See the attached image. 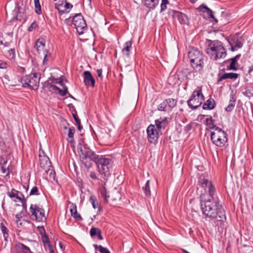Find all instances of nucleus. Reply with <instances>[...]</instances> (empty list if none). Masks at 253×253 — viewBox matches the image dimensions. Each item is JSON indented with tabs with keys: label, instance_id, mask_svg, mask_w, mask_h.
<instances>
[{
	"label": "nucleus",
	"instance_id": "3",
	"mask_svg": "<svg viewBox=\"0 0 253 253\" xmlns=\"http://www.w3.org/2000/svg\"><path fill=\"white\" fill-rule=\"evenodd\" d=\"M71 144L74 149L76 148L80 160L84 167L87 169L91 168L92 166L91 161L96 154L87 146L86 143H77V146H76V143Z\"/></svg>",
	"mask_w": 253,
	"mask_h": 253
},
{
	"label": "nucleus",
	"instance_id": "61",
	"mask_svg": "<svg viewBox=\"0 0 253 253\" xmlns=\"http://www.w3.org/2000/svg\"><path fill=\"white\" fill-rule=\"evenodd\" d=\"M21 213H19V214H17L16 215V219H22V216L21 215Z\"/></svg>",
	"mask_w": 253,
	"mask_h": 253
},
{
	"label": "nucleus",
	"instance_id": "42",
	"mask_svg": "<svg viewBox=\"0 0 253 253\" xmlns=\"http://www.w3.org/2000/svg\"><path fill=\"white\" fill-rule=\"evenodd\" d=\"M206 122L208 125L211 126V128H216V126L214 125V120L212 119L211 117L209 118H207L206 119Z\"/></svg>",
	"mask_w": 253,
	"mask_h": 253
},
{
	"label": "nucleus",
	"instance_id": "34",
	"mask_svg": "<svg viewBox=\"0 0 253 253\" xmlns=\"http://www.w3.org/2000/svg\"><path fill=\"white\" fill-rule=\"evenodd\" d=\"M166 102L170 107H174L176 106L177 101L173 98H169L166 100Z\"/></svg>",
	"mask_w": 253,
	"mask_h": 253
},
{
	"label": "nucleus",
	"instance_id": "59",
	"mask_svg": "<svg viewBox=\"0 0 253 253\" xmlns=\"http://www.w3.org/2000/svg\"><path fill=\"white\" fill-rule=\"evenodd\" d=\"M96 235H97V237L99 240H101L103 239V237L101 235V232L100 230L99 231H98V232Z\"/></svg>",
	"mask_w": 253,
	"mask_h": 253
},
{
	"label": "nucleus",
	"instance_id": "46",
	"mask_svg": "<svg viewBox=\"0 0 253 253\" xmlns=\"http://www.w3.org/2000/svg\"><path fill=\"white\" fill-rule=\"evenodd\" d=\"M89 176L92 179H93V180L98 179V177L97 173L94 171H90Z\"/></svg>",
	"mask_w": 253,
	"mask_h": 253
},
{
	"label": "nucleus",
	"instance_id": "50",
	"mask_svg": "<svg viewBox=\"0 0 253 253\" xmlns=\"http://www.w3.org/2000/svg\"><path fill=\"white\" fill-rule=\"evenodd\" d=\"M9 54V58L12 59L15 58V49H11L8 51Z\"/></svg>",
	"mask_w": 253,
	"mask_h": 253
},
{
	"label": "nucleus",
	"instance_id": "31",
	"mask_svg": "<svg viewBox=\"0 0 253 253\" xmlns=\"http://www.w3.org/2000/svg\"><path fill=\"white\" fill-rule=\"evenodd\" d=\"M53 89L56 90H58V93L62 96H65L68 92V89L67 87L66 86L64 87V89L61 90L58 87L55 86V85H52Z\"/></svg>",
	"mask_w": 253,
	"mask_h": 253
},
{
	"label": "nucleus",
	"instance_id": "52",
	"mask_svg": "<svg viewBox=\"0 0 253 253\" xmlns=\"http://www.w3.org/2000/svg\"><path fill=\"white\" fill-rule=\"evenodd\" d=\"M64 2H65V4H64V7L65 9H71L72 8V7H73L72 4L67 2V1L66 0H65Z\"/></svg>",
	"mask_w": 253,
	"mask_h": 253
},
{
	"label": "nucleus",
	"instance_id": "7",
	"mask_svg": "<svg viewBox=\"0 0 253 253\" xmlns=\"http://www.w3.org/2000/svg\"><path fill=\"white\" fill-rule=\"evenodd\" d=\"M204 97L202 93L201 87H198L194 91L190 99L187 101L189 107L192 109H196L201 106L204 101Z\"/></svg>",
	"mask_w": 253,
	"mask_h": 253
},
{
	"label": "nucleus",
	"instance_id": "30",
	"mask_svg": "<svg viewBox=\"0 0 253 253\" xmlns=\"http://www.w3.org/2000/svg\"><path fill=\"white\" fill-rule=\"evenodd\" d=\"M93 247L96 250H98L100 253H111L107 248L103 247L101 245L94 244Z\"/></svg>",
	"mask_w": 253,
	"mask_h": 253
},
{
	"label": "nucleus",
	"instance_id": "19",
	"mask_svg": "<svg viewBox=\"0 0 253 253\" xmlns=\"http://www.w3.org/2000/svg\"><path fill=\"white\" fill-rule=\"evenodd\" d=\"M239 76V75L237 73H224L218 79V82L221 81L223 80H225L227 79H237Z\"/></svg>",
	"mask_w": 253,
	"mask_h": 253
},
{
	"label": "nucleus",
	"instance_id": "32",
	"mask_svg": "<svg viewBox=\"0 0 253 253\" xmlns=\"http://www.w3.org/2000/svg\"><path fill=\"white\" fill-rule=\"evenodd\" d=\"M35 7V12L37 14H41L42 13L41 5L39 0H34Z\"/></svg>",
	"mask_w": 253,
	"mask_h": 253
},
{
	"label": "nucleus",
	"instance_id": "26",
	"mask_svg": "<svg viewBox=\"0 0 253 253\" xmlns=\"http://www.w3.org/2000/svg\"><path fill=\"white\" fill-rule=\"evenodd\" d=\"M160 0H144L145 5L149 8L154 9L158 5Z\"/></svg>",
	"mask_w": 253,
	"mask_h": 253
},
{
	"label": "nucleus",
	"instance_id": "6",
	"mask_svg": "<svg viewBox=\"0 0 253 253\" xmlns=\"http://www.w3.org/2000/svg\"><path fill=\"white\" fill-rule=\"evenodd\" d=\"M40 77L37 73L26 75L20 79V82L23 87H28L34 90L38 89Z\"/></svg>",
	"mask_w": 253,
	"mask_h": 253
},
{
	"label": "nucleus",
	"instance_id": "47",
	"mask_svg": "<svg viewBox=\"0 0 253 253\" xmlns=\"http://www.w3.org/2000/svg\"><path fill=\"white\" fill-rule=\"evenodd\" d=\"M100 230L95 227H92L90 230V235L91 237H93L97 234L98 231Z\"/></svg>",
	"mask_w": 253,
	"mask_h": 253
},
{
	"label": "nucleus",
	"instance_id": "60",
	"mask_svg": "<svg viewBox=\"0 0 253 253\" xmlns=\"http://www.w3.org/2000/svg\"><path fill=\"white\" fill-rule=\"evenodd\" d=\"M102 69H97V75L100 78L102 77Z\"/></svg>",
	"mask_w": 253,
	"mask_h": 253
},
{
	"label": "nucleus",
	"instance_id": "15",
	"mask_svg": "<svg viewBox=\"0 0 253 253\" xmlns=\"http://www.w3.org/2000/svg\"><path fill=\"white\" fill-rule=\"evenodd\" d=\"M15 248V253H32L29 247L22 243H17Z\"/></svg>",
	"mask_w": 253,
	"mask_h": 253
},
{
	"label": "nucleus",
	"instance_id": "9",
	"mask_svg": "<svg viewBox=\"0 0 253 253\" xmlns=\"http://www.w3.org/2000/svg\"><path fill=\"white\" fill-rule=\"evenodd\" d=\"M72 22L79 34H83L86 31V24L81 14H78L74 16Z\"/></svg>",
	"mask_w": 253,
	"mask_h": 253
},
{
	"label": "nucleus",
	"instance_id": "22",
	"mask_svg": "<svg viewBox=\"0 0 253 253\" xmlns=\"http://www.w3.org/2000/svg\"><path fill=\"white\" fill-rule=\"evenodd\" d=\"M132 42L131 41L126 42L124 45V48L122 49V53L127 57L129 56L130 49L131 47Z\"/></svg>",
	"mask_w": 253,
	"mask_h": 253
},
{
	"label": "nucleus",
	"instance_id": "2",
	"mask_svg": "<svg viewBox=\"0 0 253 253\" xmlns=\"http://www.w3.org/2000/svg\"><path fill=\"white\" fill-rule=\"evenodd\" d=\"M91 161L97 166V170L101 177L106 180L112 170L113 161L108 157L96 154Z\"/></svg>",
	"mask_w": 253,
	"mask_h": 253
},
{
	"label": "nucleus",
	"instance_id": "24",
	"mask_svg": "<svg viewBox=\"0 0 253 253\" xmlns=\"http://www.w3.org/2000/svg\"><path fill=\"white\" fill-rule=\"evenodd\" d=\"M0 229H1V232H2V234H3V236L5 242H7V239H8V236H9V234H8L9 230L6 228V227L5 226L4 223L3 222H2L0 223Z\"/></svg>",
	"mask_w": 253,
	"mask_h": 253
},
{
	"label": "nucleus",
	"instance_id": "5",
	"mask_svg": "<svg viewBox=\"0 0 253 253\" xmlns=\"http://www.w3.org/2000/svg\"><path fill=\"white\" fill-rule=\"evenodd\" d=\"M188 58L192 67L196 71L203 70L204 64V56L196 48H192L188 52Z\"/></svg>",
	"mask_w": 253,
	"mask_h": 253
},
{
	"label": "nucleus",
	"instance_id": "35",
	"mask_svg": "<svg viewBox=\"0 0 253 253\" xmlns=\"http://www.w3.org/2000/svg\"><path fill=\"white\" fill-rule=\"evenodd\" d=\"M7 162L5 161L1 166V169L2 173L7 175L9 174L8 168L6 167Z\"/></svg>",
	"mask_w": 253,
	"mask_h": 253
},
{
	"label": "nucleus",
	"instance_id": "51",
	"mask_svg": "<svg viewBox=\"0 0 253 253\" xmlns=\"http://www.w3.org/2000/svg\"><path fill=\"white\" fill-rule=\"evenodd\" d=\"M38 27V25L36 23V22H33L30 27L28 28V31L29 32L32 31L34 29H36Z\"/></svg>",
	"mask_w": 253,
	"mask_h": 253
},
{
	"label": "nucleus",
	"instance_id": "53",
	"mask_svg": "<svg viewBox=\"0 0 253 253\" xmlns=\"http://www.w3.org/2000/svg\"><path fill=\"white\" fill-rule=\"evenodd\" d=\"M38 229L42 236L45 234V229L43 226H38Z\"/></svg>",
	"mask_w": 253,
	"mask_h": 253
},
{
	"label": "nucleus",
	"instance_id": "27",
	"mask_svg": "<svg viewBox=\"0 0 253 253\" xmlns=\"http://www.w3.org/2000/svg\"><path fill=\"white\" fill-rule=\"evenodd\" d=\"M101 195L103 197L105 202L108 203L110 199V194H108L104 186H102L100 189Z\"/></svg>",
	"mask_w": 253,
	"mask_h": 253
},
{
	"label": "nucleus",
	"instance_id": "21",
	"mask_svg": "<svg viewBox=\"0 0 253 253\" xmlns=\"http://www.w3.org/2000/svg\"><path fill=\"white\" fill-rule=\"evenodd\" d=\"M215 107V101L213 99H209L203 104V108L204 110H211Z\"/></svg>",
	"mask_w": 253,
	"mask_h": 253
},
{
	"label": "nucleus",
	"instance_id": "14",
	"mask_svg": "<svg viewBox=\"0 0 253 253\" xmlns=\"http://www.w3.org/2000/svg\"><path fill=\"white\" fill-rule=\"evenodd\" d=\"M13 13L14 15L16 14V15L13 17V20L21 21L25 18V15L24 11H22V8L20 7L18 4L15 9L13 11Z\"/></svg>",
	"mask_w": 253,
	"mask_h": 253
},
{
	"label": "nucleus",
	"instance_id": "23",
	"mask_svg": "<svg viewBox=\"0 0 253 253\" xmlns=\"http://www.w3.org/2000/svg\"><path fill=\"white\" fill-rule=\"evenodd\" d=\"M110 199L112 201L121 199V193L116 188H115L110 193Z\"/></svg>",
	"mask_w": 253,
	"mask_h": 253
},
{
	"label": "nucleus",
	"instance_id": "54",
	"mask_svg": "<svg viewBox=\"0 0 253 253\" xmlns=\"http://www.w3.org/2000/svg\"><path fill=\"white\" fill-rule=\"evenodd\" d=\"M76 211H77V207H76V205H75L74 204H72V205L70 206V212H71V215Z\"/></svg>",
	"mask_w": 253,
	"mask_h": 253
},
{
	"label": "nucleus",
	"instance_id": "20",
	"mask_svg": "<svg viewBox=\"0 0 253 253\" xmlns=\"http://www.w3.org/2000/svg\"><path fill=\"white\" fill-rule=\"evenodd\" d=\"M199 9L204 12H206L209 15L210 18H211L215 20V22H217V20L214 18L213 14V11L207 6L204 5H201L199 7Z\"/></svg>",
	"mask_w": 253,
	"mask_h": 253
},
{
	"label": "nucleus",
	"instance_id": "41",
	"mask_svg": "<svg viewBox=\"0 0 253 253\" xmlns=\"http://www.w3.org/2000/svg\"><path fill=\"white\" fill-rule=\"evenodd\" d=\"M39 194V190L38 187L37 186H34L31 190L29 195H38Z\"/></svg>",
	"mask_w": 253,
	"mask_h": 253
},
{
	"label": "nucleus",
	"instance_id": "17",
	"mask_svg": "<svg viewBox=\"0 0 253 253\" xmlns=\"http://www.w3.org/2000/svg\"><path fill=\"white\" fill-rule=\"evenodd\" d=\"M35 47L36 48L39 54L43 53L44 50H47L44 49L45 41L43 39H38L35 43Z\"/></svg>",
	"mask_w": 253,
	"mask_h": 253
},
{
	"label": "nucleus",
	"instance_id": "8",
	"mask_svg": "<svg viewBox=\"0 0 253 253\" xmlns=\"http://www.w3.org/2000/svg\"><path fill=\"white\" fill-rule=\"evenodd\" d=\"M31 212V218L38 222H45L46 218L44 215V210L37 205L32 204L30 208Z\"/></svg>",
	"mask_w": 253,
	"mask_h": 253
},
{
	"label": "nucleus",
	"instance_id": "33",
	"mask_svg": "<svg viewBox=\"0 0 253 253\" xmlns=\"http://www.w3.org/2000/svg\"><path fill=\"white\" fill-rule=\"evenodd\" d=\"M64 4V1H62L61 3H59L58 2V3H55V7L56 9H57L60 15L63 14L65 13V11L64 10L61 9L60 7L62 6Z\"/></svg>",
	"mask_w": 253,
	"mask_h": 253
},
{
	"label": "nucleus",
	"instance_id": "48",
	"mask_svg": "<svg viewBox=\"0 0 253 253\" xmlns=\"http://www.w3.org/2000/svg\"><path fill=\"white\" fill-rule=\"evenodd\" d=\"M233 42L235 44V47L237 48H241L243 46V43L238 40H235V38L233 40Z\"/></svg>",
	"mask_w": 253,
	"mask_h": 253
},
{
	"label": "nucleus",
	"instance_id": "28",
	"mask_svg": "<svg viewBox=\"0 0 253 253\" xmlns=\"http://www.w3.org/2000/svg\"><path fill=\"white\" fill-rule=\"evenodd\" d=\"M178 17L180 23L185 24L188 23V18L185 14L180 13L178 15Z\"/></svg>",
	"mask_w": 253,
	"mask_h": 253
},
{
	"label": "nucleus",
	"instance_id": "4",
	"mask_svg": "<svg viewBox=\"0 0 253 253\" xmlns=\"http://www.w3.org/2000/svg\"><path fill=\"white\" fill-rule=\"evenodd\" d=\"M206 52L211 59L214 60L224 58L227 55L222 42L217 40L211 42L206 49Z\"/></svg>",
	"mask_w": 253,
	"mask_h": 253
},
{
	"label": "nucleus",
	"instance_id": "18",
	"mask_svg": "<svg viewBox=\"0 0 253 253\" xmlns=\"http://www.w3.org/2000/svg\"><path fill=\"white\" fill-rule=\"evenodd\" d=\"M155 125L158 130H160L162 128H165L168 125V121L166 118L155 121Z\"/></svg>",
	"mask_w": 253,
	"mask_h": 253
},
{
	"label": "nucleus",
	"instance_id": "25",
	"mask_svg": "<svg viewBox=\"0 0 253 253\" xmlns=\"http://www.w3.org/2000/svg\"><path fill=\"white\" fill-rule=\"evenodd\" d=\"M240 56L241 54H238L234 57L231 58V62L229 66L230 70H236L237 69L236 65L237 64V61L239 59Z\"/></svg>",
	"mask_w": 253,
	"mask_h": 253
},
{
	"label": "nucleus",
	"instance_id": "55",
	"mask_svg": "<svg viewBox=\"0 0 253 253\" xmlns=\"http://www.w3.org/2000/svg\"><path fill=\"white\" fill-rule=\"evenodd\" d=\"M45 247L47 248L50 253H54V249L50 243L46 245Z\"/></svg>",
	"mask_w": 253,
	"mask_h": 253
},
{
	"label": "nucleus",
	"instance_id": "37",
	"mask_svg": "<svg viewBox=\"0 0 253 253\" xmlns=\"http://www.w3.org/2000/svg\"><path fill=\"white\" fill-rule=\"evenodd\" d=\"M90 201L91 202L92 207L94 209H96L97 207H98L99 210L101 209V208L98 206L97 201L95 199V198L93 197H90Z\"/></svg>",
	"mask_w": 253,
	"mask_h": 253
},
{
	"label": "nucleus",
	"instance_id": "29",
	"mask_svg": "<svg viewBox=\"0 0 253 253\" xmlns=\"http://www.w3.org/2000/svg\"><path fill=\"white\" fill-rule=\"evenodd\" d=\"M150 181L148 180L147 181L145 186L142 187L143 190L147 197H149L151 195V191L150 188Z\"/></svg>",
	"mask_w": 253,
	"mask_h": 253
},
{
	"label": "nucleus",
	"instance_id": "36",
	"mask_svg": "<svg viewBox=\"0 0 253 253\" xmlns=\"http://www.w3.org/2000/svg\"><path fill=\"white\" fill-rule=\"evenodd\" d=\"M235 104V101L230 100L227 107L225 108V110L227 112L231 111L234 108Z\"/></svg>",
	"mask_w": 253,
	"mask_h": 253
},
{
	"label": "nucleus",
	"instance_id": "11",
	"mask_svg": "<svg viewBox=\"0 0 253 253\" xmlns=\"http://www.w3.org/2000/svg\"><path fill=\"white\" fill-rule=\"evenodd\" d=\"M147 132L150 142L157 141L159 136V132L158 130L156 128L155 125H149L147 128Z\"/></svg>",
	"mask_w": 253,
	"mask_h": 253
},
{
	"label": "nucleus",
	"instance_id": "16",
	"mask_svg": "<svg viewBox=\"0 0 253 253\" xmlns=\"http://www.w3.org/2000/svg\"><path fill=\"white\" fill-rule=\"evenodd\" d=\"M40 165L42 169H45V171L49 170V169H48V167L50 166L49 158L47 157H41L40 156Z\"/></svg>",
	"mask_w": 253,
	"mask_h": 253
},
{
	"label": "nucleus",
	"instance_id": "57",
	"mask_svg": "<svg viewBox=\"0 0 253 253\" xmlns=\"http://www.w3.org/2000/svg\"><path fill=\"white\" fill-rule=\"evenodd\" d=\"M73 117L76 124H79V123L81 122L80 120L78 117L77 114L73 113Z\"/></svg>",
	"mask_w": 253,
	"mask_h": 253
},
{
	"label": "nucleus",
	"instance_id": "58",
	"mask_svg": "<svg viewBox=\"0 0 253 253\" xmlns=\"http://www.w3.org/2000/svg\"><path fill=\"white\" fill-rule=\"evenodd\" d=\"M13 191H15V190L14 189H13L12 190V191H11V192L9 193V196L11 198H15L16 195H17V194L14 193Z\"/></svg>",
	"mask_w": 253,
	"mask_h": 253
},
{
	"label": "nucleus",
	"instance_id": "45",
	"mask_svg": "<svg viewBox=\"0 0 253 253\" xmlns=\"http://www.w3.org/2000/svg\"><path fill=\"white\" fill-rule=\"evenodd\" d=\"M42 241L44 243V246L50 243L48 236L45 234L42 235Z\"/></svg>",
	"mask_w": 253,
	"mask_h": 253
},
{
	"label": "nucleus",
	"instance_id": "13",
	"mask_svg": "<svg viewBox=\"0 0 253 253\" xmlns=\"http://www.w3.org/2000/svg\"><path fill=\"white\" fill-rule=\"evenodd\" d=\"M84 81L86 86L91 87L94 86L95 80L89 71H85L84 72Z\"/></svg>",
	"mask_w": 253,
	"mask_h": 253
},
{
	"label": "nucleus",
	"instance_id": "63",
	"mask_svg": "<svg viewBox=\"0 0 253 253\" xmlns=\"http://www.w3.org/2000/svg\"><path fill=\"white\" fill-rule=\"evenodd\" d=\"M6 68V63L0 64V68L3 69Z\"/></svg>",
	"mask_w": 253,
	"mask_h": 253
},
{
	"label": "nucleus",
	"instance_id": "40",
	"mask_svg": "<svg viewBox=\"0 0 253 253\" xmlns=\"http://www.w3.org/2000/svg\"><path fill=\"white\" fill-rule=\"evenodd\" d=\"M168 3V0H162V3L161 4V12H162L166 9L167 4Z\"/></svg>",
	"mask_w": 253,
	"mask_h": 253
},
{
	"label": "nucleus",
	"instance_id": "10",
	"mask_svg": "<svg viewBox=\"0 0 253 253\" xmlns=\"http://www.w3.org/2000/svg\"><path fill=\"white\" fill-rule=\"evenodd\" d=\"M201 186L205 189L206 191H208L207 194L208 197L215 196V189L214 187L212 182L206 179H201L200 180ZM206 194V193H205Z\"/></svg>",
	"mask_w": 253,
	"mask_h": 253
},
{
	"label": "nucleus",
	"instance_id": "12",
	"mask_svg": "<svg viewBox=\"0 0 253 253\" xmlns=\"http://www.w3.org/2000/svg\"><path fill=\"white\" fill-rule=\"evenodd\" d=\"M215 130L216 132H212L211 133V137L212 142L221 141L222 140L224 141V139L225 138V132L221 129L217 127H216Z\"/></svg>",
	"mask_w": 253,
	"mask_h": 253
},
{
	"label": "nucleus",
	"instance_id": "38",
	"mask_svg": "<svg viewBox=\"0 0 253 253\" xmlns=\"http://www.w3.org/2000/svg\"><path fill=\"white\" fill-rule=\"evenodd\" d=\"M245 94L249 97H251L252 96L253 97V86H250L248 87L245 92Z\"/></svg>",
	"mask_w": 253,
	"mask_h": 253
},
{
	"label": "nucleus",
	"instance_id": "43",
	"mask_svg": "<svg viewBox=\"0 0 253 253\" xmlns=\"http://www.w3.org/2000/svg\"><path fill=\"white\" fill-rule=\"evenodd\" d=\"M75 132V128L73 126L70 127L69 129L68 136L69 138H73Z\"/></svg>",
	"mask_w": 253,
	"mask_h": 253
},
{
	"label": "nucleus",
	"instance_id": "56",
	"mask_svg": "<svg viewBox=\"0 0 253 253\" xmlns=\"http://www.w3.org/2000/svg\"><path fill=\"white\" fill-rule=\"evenodd\" d=\"M248 74L250 78L253 80V66H251L248 71Z\"/></svg>",
	"mask_w": 253,
	"mask_h": 253
},
{
	"label": "nucleus",
	"instance_id": "44",
	"mask_svg": "<svg viewBox=\"0 0 253 253\" xmlns=\"http://www.w3.org/2000/svg\"><path fill=\"white\" fill-rule=\"evenodd\" d=\"M16 223L17 226L19 228L23 227L26 223V221L23 219H16Z\"/></svg>",
	"mask_w": 253,
	"mask_h": 253
},
{
	"label": "nucleus",
	"instance_id": "39",
	"mask_svg": "<svg viewBox=\"0 0 253 253\" xmlns=\"http://www.w3.org/2000/svg\"><path fill=\"white\" fill-rule=\"evenodd\" d=\"M42 54L44 56L43 63L44 64L48 60V58L50 57V53L47 50H44Z\"/></svg>",
	"mask_w": 253,
	"mask_h": 253
},
{
	"label": "nucleus",
	"instance_id": "62",
	"mask_svg": "<svg viewBox=\"0 0 253 253\" xmlns=\"http://www.w3.org/2000/svg\"><path fill=\"white\" fill-rule=\"evenodd\" d=\"M77 125L78 126V128L79 130H81L83 128V127L81 126V122H79V124H77Z\"/></svg>",
	"mask_w": 253,
	"mask_h": 253
},
{
	"label": "nucleus",
	"instance_id": "1",
	"mask_svg": "<svg viewBox=\"0 0 253 253\" xmlns=\"http://www.w3.org/2000/svg\"><path fill=\"white\" fill-rule=\"evenodd\" d=\"M201 209L205 218L213 220L216 219L217 222H224L226 216L224 209L219 204V200L215 196L208 197L207 194L200 196Z\"/></svg>",
	"mask_w": 253,
	"mask_h": 253
},
{
	"label": "nucleus",
	"instance_id": "64",
	"mask_svg": "<svg viewBox=\"0 0 253 253\" xmlns=\"http://www.w3.org/2000/svg\"><path fill=\"white\" fill-rule=\"evenodd\" d=\"M15 198H16L17 199L19 200L20 201H22V199L20 197H19L18 195H16Z\"/></svg>",
	"mask_w": 253,
	"mask_h": 253
},
{
	"label": "nucleus",
	"instance_id": "49",
	"mask_svg": "<svg viewBox=\"0 0 253 253\" xmlns=\"http://www.w3.org/2000/svg\"><path fill=\"white\" fill-rule=\"evenodd\" d=\"M75 219L77 220H81L82 218L80 214L78 213L77 211H76L74 212V213L71 215Z\"/></svg>",
	"mask_w": 253,
	"mask_h": 253
}]
</instances>
